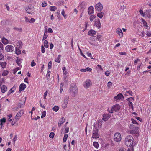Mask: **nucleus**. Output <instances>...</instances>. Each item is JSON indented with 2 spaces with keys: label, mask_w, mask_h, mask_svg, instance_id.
<instances>
[{
  "label": "nucleus",
  "mask_w": 151,
  "mask_h": 151,
  "mask_svg": "<svg viewBox=\"0 0 151 151\" xmlns=\"http://www.w3.org/2000/svg\"><path fill=\"white\" fill-rule=\"evenodd\" d=\"M134 142V139L131 135L127 136L125 139V144L128 147L132 146Z\"/></svg>",
  "instance_id": "f257e3e1"
},
{
  "label": "nucleus",
  "mask_w": 151,
  "mask_h": 151,
  "mask_svg": "<svg viewBox=\"0 0 151 151\" xmlns=\"http://www.w3.org/2000/svg\"><path fill=\"white\" fill-rule=\"evenodd\" d=\"M69 93L72 97L76 96L78 93L77 87L75 86L71 85L69 89Z\"/></svg>",
  "instance_id": "f03ea898"
},
{
  "label": "nucleus",
  "mask_w": 151,
  "mask_h": 151,
  "mask_svg": "<svg viewBox=\"0 0 151 151\" xmlns=\"http://www.w3.org/2000/svg\"><path fill=\"white\" fill-rule=\"evenodd\" d=\"M98 130L97 128H94L93 131L92 138H98L99 137V135L98 134Z\"/></svg>",
  "instance_id": "7ed1b4c3"
},
{
  "label": "nucleus",
  "mask_w": 151,
  "mask_h": 151,
  "mask_svg": "<svg viewBox=\"0 0 151 151\" xmlns=\"http://www.w3.org/2000/svg\"><path fill=\"white\" fill-rule=\"evenodd\" d=\"M120 109V106L119 104H116L113 106L112 107L110 111H109V112L112 113L113 111H117Z\"/></svg>",
  "instance_id": "20e7f679"
},
{
  "label": "nucleus",
  "mask_w": 151,
  "mask_h": 151,
  "mask_svg": "<svg viewBox=\"0 0 151 151\" xmlns=\"http://www.w3.org/2000/svg\"><path fill=\"white\" fill-rule=\"evenodd\" d=\"M69 99V97L68 96H66L65 98L64 99L63 103L62 104V107L64 108H66L67 106V104L68 103V99Z\"/></svg>",
  "instance_id": "39448f33"
},
{
  "label": "nucleus",
  "mask_w": 151,
  "mask_h": 151,
  "mask_svg": "<svg viewBox=\"0 0 151 151\" xmlns=\"http://www.w3.org/2000/svg\"><path fill=\"white\" fill-rule=\"evenodd\" d=\"M20 101H22V102L19 103L17 107L18 108L23 107L24 103L26 101V97L23 96L20 99Z\"/></svg>",
  "instance_id": "423d86ee"
},
{
  "label": "nucleus",
  "mask_w": 151,
  "mask_h": 151,
  "mask_svg": "<svg viewBox=\"0 0 151 151\" xmlns=\"http://www.w3.org/2000/svg\"><path fill=\"white\" fill-rule=\"evenodd\" d=\"M114 140L116 142L121 141V135L119 133H116L114 136Z\"/></svg>",
  "instance_id": "0eeeda50"
},
{
  "label": "nucleus",
  "mask_w": 151,
  "mask_h": 151,
  "mask_svg": "<svg viewBox=\"0 0 151 151\" xmlns=\"http://www.w3.org/2000/svg\"><path fill=\"white\" fill-rule=\"evenodd\" d=\"M103 8L102 5L100 2L98 3L95 5V9L99 12H101Z\"/></svg>",
  "instance_id": "6e6552de"
},
{
  "label": "nucleus",
  "mask_w": 151,
  "mask_h": 151,
  "mask_svg": "<svg viewBox=\"0 0 151 151\" xmlns=\"http://www.w3.org/2000/svg\"><path fill=\"white\" fill-rule=\"evenodd\" d=\"M24 112V111L23 110H21L17 113L15 117V119L17 121L19 119L23 114Z\"/></svg>",
  "instance_id": "1a4fd4ad"
},
{
  "label": "nucleus",
  "mask_w": 151,
  "mask_h": 151,
  "mask_svg": "<svg viewBox=\"0 0 151 151\" xmlns=\"http://www.w3.org/2000/svg\"><path fill=\"white\" fill-rule=\"evenodd\" d=\"M138 129L139 128L138 127H136L135 129H130L129 131L130 133L132 134H137L138 135H139V133L138 131Z\"/></svg>",
  "instance_id": "9d476101"
},
{
  "label": "nucleus",
  "mask_w": 151,
  "mask_h": 151,
  "mask_svg": "<svg viewBox=\"0 0 151 151\" xmlns=\"http://www.w3.org/2000/svg\"><path fill=\"white\" fill-rule=\"evenodd\" d=\"M94 25L98 29H100L101 27V24L99 19L97 18L96 19L94 23Z\"/></svg>",
  "instance_id": "9b49d317"
},
{
  "label": "nucleus",
  "mask_w": 151,
  "mask_h": 151,
  "mask_svg": "<svg viewBox=\"0 0 151 151\" xmlns=\"http://www.w3.org/2000/svg\"><path fill=\"white\" fill-rule=\"evenodd\" d=\"M91 85V82L89 79L86 80L84 83V86L86 89L88 88Z\"/></svg>",
  "instance_id": "f8f14e48"
},
{
  "label": "nucleus",
  "mask_w": 151,
  "mask_h": 151,
  "mask_svg": "<svg viewBox=\"0 0 151 151\" xmlns=\"http://www.w3.org/2000/svg\"><path fill=\"white\" fill-rule=\"evenodd\" d=\"M14 50V47L11 45H8L5 47V50L7 52H12Z\"/></svg>",
  "instance_id": "ddd939ff"
},
{
  "label": "nucleus",
  "mask_w": 151,
  "mask_h": 151,
  "mask_svg": "<svg viewBox=\"0 0 151 151\" xmlns=\"http://www.w3.org/2000/svg\"><path fill=\"white\" fill-rule=\"evenodd\" d=\"M116 32L118 34L119 36L121 37L123 36V33L122 31L120 28H118L116 30Z\"/></svg>",
  "instance_id": "4468645a"
},
{
  "label": "nucleus",
  "mask_w": 151,
  "mask_h": 151,
  "mask_svg": "<svg viewBox=\"0 0 151 151\" xmlns=\"http://www.w3.org/2000/svg\"><path fill=\"white\" fill-rule=\"evenodd\" d=\"M25 10L26 12L29 14H31L33 12L32 9L31 7H27Z\"/></svg>",
  "instance_id": "2eb2a0df"
},
{
  "label": "nucleus",
  "mask_w": 151,
  "mask_h": 151,
  "mask_svg": "<svg viewBox=\"0 0 151 151\" xmlns=\"http://www.w3.org/2000/svg\"><path fill=\"white\" fill-rule=\"evenodd\" d=\"M96 33V32L93 30H91L88 31V35H89L94 36Z\"/></svg>",
  "instance_id": "dca6fc26"
},
{
  "label": "nucleus",
  "mask_w": 151,
  "mask_h": 151,
  "mask_svg": "<svg viewBox=\"0 0 151 151\" xmlns=\"http://www.w3.org/2000/svg\"><path fill=\"white\" fill-rule=\"evenodd\" d=\"M26 87V85L24 83H22L19 86V91H23L24 90L25 88Z\"/></svg>",
  "instance_id": "f3484780"
},
{
  "label": "nucleus",
  "mask_w": 151,
  "mask_h": 151,
  "mask_svg": "<svg viewBox=\"0 0 151 151\" xmlns=\"http://www.w3.org/2000/svg\"><path fill=\"white\" fill-rule=\"evenodd\" d=\"M94 8L92 6H90L88 8V12L89 14H91L93 13Z\"/></svg>",
  "instance_id": "a211bd4d"
},
{
  "label": "nucleus",
  "mask_w": 151,
  "mask_h": 151,
  "mask_svg": "<svg viewBox=\"0 0 151 151\" xmlns=\"http://www.w3.org/2000/svg\"><path fill=\"white\" fill-rule=\"evenodd\" d=\"M65 119L64 117H62L59 120V122L58 123V126L60 127L62 124L64 122Z\"/></svg>",
  "instance_id": "6ab92c4d"
},
{
  "label": "nucleus",
  "mask_w": 151,
  "mask_h": 151,
  "mask_svg": "<svg viewBox=\"0 0 151 151\" xmlns=\"http://www.w3.org/2000/svg\"><path fill=\"white\" fill-rule=\"evenodd\" d=\"M122 97H123V96L121 94H119L116 96L114 98V99L115 101H117L118 100L120 99Z\"/></svg>",
  "instance_id": "aec40b11"
},
{
  "label": "nucleus",
  "mask_w": 151,
  "mask_h": 151,
  "mask_svg": "<svg viewBox=\"0 0 151 151\" xmlns=\"http://www.w3.org/2000/svg\"><path fill=\"white\" fill-rule=\"evenodd\" d=\"M92 70V69L89 67H88L86 69H81L80 70V71L81 72H91Z\"/></svg>",
  "instance_id": "412c9836"
},
{
  "label": "nucleus",
  "mask_w": 151,
  "mask_h": 151,
  "mask_svg": "<svg viewBox=\"0 0 151 151\" xmlns=\"http://www.w3.org/2000/svg\"><path fill=\"white\" fill-rule=\"evenodd\" d=\"M7 89V87L4 85H3L1 87V91L3 93H4L6 91Z\"/></svg>",
  "instance_id": "4be33fe9"
},
{
  "label": "nucleus",
  "mask_w": 151,
  "mask_h": 151,
  "mask_svg": "<svg viewBox=\"0 0 151 151\" xmlns=\"http://www.w3.org/2000/svg\"><path fill=\"white\" fill-rule=\"evenodd\" d=\"M6 122V119L4 118H3L2 119H1L0 120V125L1 126H3L4 125V124Z\"/></svg>",
  "instance_id": "5701e85b"
},
{
  "label": "nucleus",
  "mask_w": 151,
  "mask_h": 151,
  "mask_svg": "<svg viewBox=\"0 0 151 151\" xmlns=\"http://www.w3.org/2000/svg\"><path fill=\"white\" fill-rule=\"evenodd\" d=\"M86 4L84 2H81L79 6L81 8H83L86 5Z\"/></svg>",
  "instance_id": "b1692460"
},
{
  "label": "nucleus",
  "mask_w": 151,
  "mask_h": 151,
  "mask_svg": "<svg viewBox=\"0 0 151 151\" xmlns=\"http://www.w3.org/2000/svg\"><path fill=\"white\" fill-rule=\"evenodd\" d=\"M13 29L15 31L19 32H22V29L21 27L17 28V27H14Z\"/></svg>",
  "instance_id": "393cba45"
},
{
  "label": "nucleus",
  "mask_w": 151,
  "mask_h": 151,
  "mask_svg": "<svg viewBox=\"0 0 151 151\" xmlns=\"http://www.w3.org/2000/svg\"><path fill=\"white\" fill-rule=\"evenodd\" d=\"M16 89V88L14 86L8 92L7 95H10L11 93H12Z\"/></svg>",
  "instance_id": "a878e982"
},
{
  "label": "nucleus",
  "mask_w": 151,
  "mask_h": 151,
  "mask_svg": "<svg viewBox=\"0 0 151 151\" xmlns=\"http://www.w3.org/2000/svg\"><path fill=\"white\" fill-rule=\"evenodd\" d=\"M61 55H59L57 58L55 59V61L58 63H60V61Z\"/></svg>",
  "instance_id": "bb28decb"
},
{
  "label": "nucleus",
  "mask_w": 151,
  "mask_h": 151,
  "mask_svg": "<svg viewBox=\"0 0 151 151\" xmlns=\"http://www.w3.org/2000/svg\"><path fill=\"white\" fill-rule=\"evenodd\" d=\"M104 13L103 12H102L100 13H97V15L100 18H101L103 17L104 15Z\"/></svg>",
  "instance_id": "cd10ccee"
},
{
  "label": "nucleus",
  "mask_w": 151,
  "mask_h": 151,
  "mask_svg": "<svg viewBox=\"0 0 151 151\" xmlns=\"http://www.w3.org/2000/svg\"><path fill=\"white\" fill-rule=\"evenodd\" d=\"M2 42L4 44H6L9 42L8 40L5 38H3L2 39Z\"/></svg>",
  "instance_id": "c85d7f7f"
},
{
  "label": "nucleus",
  "mask_w": 151,
  "mask_h": 151,
  "mask_svg": "<svg viewBox=\"0 0 151 151\" xmlns=\"http://www.w3.org/2000/svg\"><path fill=\"white\" fill-rule=\"evenodd\" d=\"M128 105L130 107V108H131L132 109V111L134 110V107H133V103L131 102H129Z\"/></svg>",
  "instance_id": "c756f323"
},
{
  "label": "nucleus",
  "mask_w": 151,
  "mask_h": 151,
  "mask_svg": "<svg viewBox=\"0 0 151 151\" xmlns=\"http://www.w3.org/2000/svg\"><path fill=\"white\" fill-rule=\"evenodd\" d=\"M47 36L48 35L47 32L45 31L44 35L42 40L43 41L44 40H45V39H46L47 38Z\"/></svg>",
  "instance_id": "7c9ffc66"
},
{
  "label": "nucleus",
  "mask_w": 151,
  "mask_h": 151,
  "mask_svg": "<svg viewBox=\"0 0 151 151\" xmlns=\"http://www.w3.org/2000/svg\"><path fill=\"white\" fill-rule=\"evenodd\" d=\"M59 109V107L57 106H55L52 108V110L53 111L55 112H57Z\"/></svg>",
  "instance_id": "2f4dec72"
},
{
  "label": "nucleus",
  "mask_w": 151,
  "mask_h": 151,
  "mask_svg": "<svg viewBox=\"0 0 151 151\" xmlns=\"http://www.w3.org/2000/svg\"><path fill=\"white\" fill-rule=\"evenodd\" d=\"M68 137V135L65 134L64 135V137L63 139V142H65L67 140Z\"/></svg>",
  "instance_id": "473e14b6"
},
{
  "label": "nucleus",
  "mask_w": 151,
  "mask_h": 151,
  "mask_svg": "<svg viewBox=\"0 0 151 151\" xmlns=\"http://www.w3.org/2000/svg\"><path fill=\"white\" fill-rule=\"evenodd\" d=\"M21 59L18 58H17L16 60V63L18 64V66L21 65H20L21 63Z\"/></svg>",
  "instance_id": "72a5a7b5"
},
{
  "label": "nucleus",
  "mask_w": 151,
  "mask_h": 151,
  "mask_svg": "<svg viewBox=\"0 0 151 151\" xmlns=\"http://www.w3.org/2000/svg\"><path fill=\"white\" fill-rule=\"evenodd\" d=\"M56 9V7L55 6H51L50 7V10L52 11H54Z\"/></svg>",
  "instance_id": "f704fd0d"
},
{
  "label": "nucleus",
  "mask_w": 151,
  "mask_h": 151,
  "mask_svg": "<svg viewBox=\"0 0 151 151\" xmlns=\"http://www.w3.org/2000/svg\"><path fill=\"white\" fill-rule=\"evenodd\" d=\"M96 17V16L94 15H92L90 17V19L91 22H92L93 19Z\"/></svg>",
  "instance_id": "c9c22d12"
},
{
  "label": "nucleus",
  "mask_w": 151,
  "mask_h": 151,
  "mask_svg": "<svg viewBox=\"0 0 151 151\" xmlns=\"http://www.w3.org/2000/svg\"><path fill=\"white\" fill-rule=\"evenodd\" d=\"M93 146L96 148H98L99 146L98 143L96 142H94L93 143Z\"/></svg>",
  "instance_id": "e433bc0d"
},
{
  "label": "nucleus",
  "mask_w": 151,
  "mask_h": 151,
  "mask_svg": "<svg viewBox=\"0 0 151 151\" xmlns=\"http://www.w3.org/2000/svg\"><path fill=\"white\" fill-rule=\"evenodd\" d=\"M48 42L47 40H45L44 42V46L46 48H48Z\"/></svg>",
  "instance_id": "4c0bfd02"
},
{
  "label": "nucleus",
  "mask_w": 151,
  "mask_h": 151,
  "mask_svg": "<svg viewBox=\"0 0 151 151\" xmlns=\"http://www.w3.org/2000/svg\"><path fill=\"white\" fill-rule=\"evenodd\" d=\"M6 62H2L1 63V67L3 68H4L6 66Z\"/></svg>",
  "instance_id": "58836bf2"
},
{
  "label": "nucleus",
  "mask_w": 151,
  "mask_h": 151,
  "mask_svg": "<svg viewBox=\"0 0 151 151\" xmlns=\"http://www.w3.org/2000/svg\"><path fill=\"white\" fill-rule=\"evenodd\" d=\"M9 73L8 71L4 70V71L3 73L2 74V76H6Z\"/></svg>",
  "instance_id": "ea45409f"
},
{
  "label": "nucleus",
  "mask_w": 151,
  "mask_h": 151,
  "mask_svg": "<svg viewBox=\"0 0 151 151\" xmlns=\"http://www.w3.org/2000/svg\"><path fill=\"white\" fill-rule=\"evenodd\" d=\"M46 111H43L42 114V115L41 116V118H43L44 117H45L46 116Z\"/></svg>",
  "instance_id": "a19ab883"
},
{
  "label": "nucleus",
  "mask_w": 151,
  "mask_h": 151,
  "mask_svg": "<svg viewBox=\"0 0 151 151\" xmlns=\"http://www.w3.org/2000/svg\"><path fill=\"white\" fill-rule=\"evenodd\" d=\"M108 116H107L106 115L104 114L103 115V117L102 119L104 121H106L108 119Z\"/></svg>",
  "instance_id": "79ce46f5"
},
{
  "label": "nucleus",
  "mask_w": 151,
  "mask_h": 151,
  "mask_svg": "<svg viewBox=\"0 0 151 151\" xmlns=\"http://www.w3.org/2000/svg\"><path fill=\"white\" fill-rule=\"evenodd\" d=\"M16 53L17 55H19L21 53V51L19 49H17L16 48Z\"/></svg>",
  "instance_id": "37998d69"
},
{
  "label": "nucleus",
  "mask_w": 151,
  "mask_h": 151,
  "mask_svg": "<svg viewBox=\"0 0 151 151\" xmlns=\"http://www.w3.org/2000/svg\"><path fill=\"white\" fill-rule=\"evenodd\" d=\"M112 83L111 82H108L107 83V86L108 88H110L112 86Z\"/></svg>",
  "instance_id": "c03bdc74"
},
{
  "label": "nucleus",
  "mask_w": 151,
  "mask_h": 151,
  "mask_svg": "<svg viewBox=\"0 0 151 151\" xmlns=\"http://www.w3.org/2000/svg\"><path fill=\"white\" fill-rule=\"evenodd\" d=\"M126 93H128L131 96H132L133 95V93L131 90L127 91Z\"/></svg>",
  "instance_id": "a18cd8bd"
},
{
  "label": "nucleus",
  "mask_w": 151,
  "mask_h": 151,
  "mask_svg": "<svg viewBox=\"0 0 151 151\" xmlns=\"http://www.w3.org/2000/svg\"><path fill=\"white\" fill-rule=\"evenodd\" d=\"M45 49L44 47V46L43 45L41 46V52L42 53H44L45 52Z\"/></svg>",
  "instance_id": "49530a36"
},
{
  "label": "nucleus",
  "mask_w": 151,
  "mask_h": 151,
  "mask_svg": "<svg viewBox=\"0 0 151 151\" xmlns=\"http://www.w3.org/2000/svg\"><path fill=\"white\" fill-rule=\"evenodd\" d=\"M52 63V62L51 61H50L49 62L48 65V68L49 69H50L51 68Z\"/></svg>",
  "instance_id": "de8ad7c7"
},
{
  "label": "nucleus",
  "mask_w": 151,
  "mask_h": 151,
  "mask_svg": "<svg viewBox=\"0 0 151 151\" xmlns=\"http://www.w3.org/2000/svg\"><path fill=\"white\" fill-rule=\"evenodd\" d=\"M54 136V134L53 132H52L50 133L49 134V137L50 138H53Z\"/></svg>",
  "instance_id": "09e8293b"
},
{
  "label": "nucleus",
  "mask_w": 151,
  "mask_h": 151,
  "mask_svg": "<svg viewBox=\"0 0 151 151\" xmlns=\"http://www.w3.org/2000/svg\"><path fill=\"white\" fill-rule=\"evenodd\" d=\"M139 13L141 14V15H142L143 17H144L145 16V14L143 12V10L142 9H140L139 11Z\"/></svg>",
  "instance_id": "8fccbe9b"
},
{
  "label": "nucleus",
  "mask_w": 151,
  "mask_h": 151,
  "mask_svg": "<svg viewBox=\"0 0 151 151\" xmlns=\"http://www.w3.org/2000/svg\"><path fill=\"white\" fill-rule=\"evenodd\" d=\"M50 71H48L46 74V77L47 78H49L50 77Z\"/></svg>",
  "instance_id": "3c124183"
},
{
  "label": "nucleus",
  "mask_w": 151,
  "mask_h": 151,
  "mask_svg": "<svg viewBox=\"0 0 151 151\" xmlns=\"http://www.w3.org/2000/svg\"><path fill=\"white\" fill-rule=\"evenodd\" d=\"M36 65V63L35 62L34 60H32L31 63V66L33 67Z\"/></svg>",
  "instance_id": "603ef678"
},
{
  "label": "nucleus",
  "mask_w": 151,
  "mask_h": 151,
  "mask_svg": "<svg viewBox=\"0 0 151 151\" xmlns=\"http://www.w3.org/2000/svg\"><path fill=\"white\" fill-rule=\"evenodd\" d=\"M127 101H128L129 102H131L130 101H131L132 100H134V98L131 97L130 98H128L127 99Z\"/></svg>",
  "instance_id": "864d4df0"
},
{
  "label": "nucleus",
  "mask_w": 151,
  "mask_h": 151,
  "mask_svg": "<svg viewBox=\"0 0 151 151\" xmlns=\"http://www.w3.org/2000/svg\"><path fill=\"white\" fill-rule=\"evenodd\" d=\"M135 127L134 125L132 124H130V125L129 126V128L130 129H135V127Z\"/></svg>",
  "instance_id": "5fc2aeb1"
},
{
  "label": "nucleus",
  "mask_w": 151,
  "mask_h": 151,
  "mask_svg": "<svg viewBox=\"0 0 151 151\" xmlns=\"http://www.w3.org/2000/svg\"><path fill=\"white\" fill-rule=\"evenodd\" d=\"M4 60V57L0 53V60Z\"/></svg>",
  "instance_id": "6e6d98bb"
},
{
  "label": "nucleus",
  "mask_w": 151,
  "mask_h": 151,
  "mask_svg": "<svg viewBox=\"0 0 151 151\" xmlns=\"http://www.w3.org/2000/svg\"><path fill=\"white\" fill-rule=\"evenodd\" d=\"M131 120H132V122L133 124H138L136 122V120H134L133 119H132V118L131 119Z\"/></svg>",
  "instance_id": "4d7b16f0"
},
{
  "label": "nucleus",
  "mask_w": 151,
  "mask_h": 151,
  "mask_svg": "<svg viewBox=\"0 0 151 151\" xmlns=\"http://www.w3.org/2000/svg\"><path fill=\"white\" fill-rule=\"evenodd\" d=\"M69 128L68 127H67L65 128V131L64 133H67L69 132Z\"/></svg>",
  "instance_id": "13d9d810"
},
{
  "label": "nucleus",
  "mask_w": 151,
  "mask_h": 151,
  "mask_svg": "<svg viewBox=\"0 0 151 151\" xmlns=\"http://www.w3.org/2000/svg\"><path fill=\"white\" fill-rule=\"evenodd\" d=\"M17 135H15L13 139V141L14 142V143H15V142L16 141V140L17 139Z\"/></svg>",
  "instance_id": "bf43d9fd"
},
{
  "label": "nucleus",
  "mask_w": 151,
  "mask_h": 151,
  "mask_svg": "<svg viewBox=\"0 0 151 151\" xmlns=\"http://www.w3.org/2000/svg\"><path fill=\"white\" fill-rule=\"evenodd\" d=\"M47 6V3H45V2H43L42 3V6L43 7H45Z\"/></svg>",
  "instance_id": "052dcab7"
},
{
  "label": "nucleus",
  "mask_w": 151,
  "mask_h": 151,
  "mask_svg": "<svg viewBox=\"0 0 151 151\" xmlns=\"http://www.w3.org/2000/svg\"><path fill=\"white\" fill-rule=\"evenodd\" d=\"M35 19L33 18H31L30 20H29V23H34L35 22Z\"/></svg>",
  "instance_id": "680f3d73"
},
{
  "label": "nucleus",
  "mask_w": 151,
  "mask_h": 151,
  "mask_svg": "<svg viewBox=\"0 0 151 151\" xmlns=\"http://www.w3.org/2000/svg\"><path fill=\"white\" fill-rule=\"evenodd\" d=\"M48 92L47 91H46L44 93V95H43V97L44 99H46V97L47 95Z\"/></svg>",
  "instance_id": "e2e57ef3"
},
{
  "label": "nucleus",
  "mask_w": 151,
  "mask_h": 151,
  "mask_svg": "<svg viewBox=\"0 0 151 151\" xmlns=\"http://www.w3.org/2000/svg\"><path fill=\"white\" fill-rule=\"evenodd\" d=\"M18 107H15L12 109V110L14 111H18Z\"/></svg>",
  "instance_id": "0e129e2a"
},
{
  "label": "nucleus",
  "mask_w": 151,
  "mask_h": 151,
  "mask_svg": "<svg viewBox=\"0 0 151 151\" xmlns=\"http://www.w3.org/2000/svg\"><path fill=\"white\" fill-rule=\"evenodd\" d=\"M24 18L25 19V21L27 22H29V20L28 19V18L26 17H24Z\"/></svg>",
  "instance_id": "69168bd1"
},
{
  "label": "nucleus",
  "mask_w": 151,
  "mask_h": 151,
  "mask_svg": "<svg viewBox=\"0 0 151 151\" xmlns=\"http://www.w3.org/2000/svg\"><path fill=\"white\" fill-rule=\"evenodd\" d=\"M48 31L49 33H52L53 32L51 28H49L48 29Z\"/></svg>",
  "instance_id": "338daca9"
},
{
  "label": "nucleus",
  "mask_w": 151,
  "mask_h": 151,
  "mask_svg": "<svg viewBox=\"0 0 151 151\" xmlns=\"http://www.w3.org/2000/svg\"><path fill=\"white\" fill-rule=\"evenodd\" d=\"M54 46L53 44L52 43H51L50 46V49H52Z\"/></svg>",
  "instance_id": "774afa93"
}]
</instances>
